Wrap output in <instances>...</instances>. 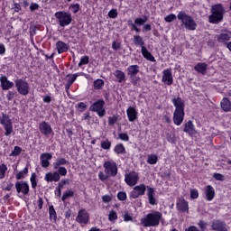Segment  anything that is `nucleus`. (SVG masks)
<instances>
[{
  "label": "nucleus",
  "instance_id": "obj_1",
  "mask_svg": "<svg viewBox=\"0 0 231 231\" xmlns=\"http://www.w3.org/2000/svg\"><path fill=\"white\" fill-rule=\"evenodd\" d=\"M172 104L175 107L173 124H175V125H181L185 118V103L181 97H175L172 99Z\"/></svg>",
  "mask_w": 231,
  "mask_h": 231
},
{
  "label": "nucleus",
  "instance_id": "obj_2",
  "mask_svg": "<svg viewBox=\"0 0 231 231\" xmlns=\"http://www.w3.org/2000/svg\"><path fill=\"white\" fill-rule=\"evenodd\" d=\"M160 219H162V213L159 211H153L141 218V225L146 227L158 226L160 225Z\"/></svg>",
  "mask_w": 231,
  "mask_h": 231
},
{
  "label": "nucleus",
  "instance_id": "obj_3",
  "mask_svg": "<svg viewBox=\"0 0 231 231\" xmlns=\"http://www.w3.org/2000/svg\"><path fill=\"white\" fill-rule=\"evenodd\" d=\"M225 15V7L223 5L217 4L211 7V14L209 15V23L213 24H217L223 21V16Z\"/></svg>",
  "mask_w": 231,
  "mask_h": 231
},
{
  "label": "nucleus",
  "instance_id": "obj_4",
  "mask_svg": "<svg viewBox=\"0 0 231 231\" xmlns=\"http://www.w3.org/2000/svg\"><path fill=\"white\" fill-rule=\"evenodd\" d=\"M178 19L181 22V26H184L186 30L194 31L196 30L198 24L194 21V18L191 15L187 14V13L180 11L178 15Z\"/></svg>",
  "mask_w": 231,
  "mask_h": 231
},
{
  "label": "nucleus",
  "instance_id": "obj_5",
  "mask_svg": "<svg viewBox=\"0 0 231 231\" xmlns=\"http://www.w3.org/2000/svg\"><path fill=\"white\" fill-rule=\"evenodd\" d=\"M0 124L4 125V129L5 131V136H10V134L14 133V123L6 114H2V116L0 117Z\"/></svg>",
  "mask_w": 231,
  "mask_h": 231
},
{
  "label": "nucleus",
  "instance_id": "obj_6",
  "mask_svg": "<svg viewBox=\"0 0 231 231\" xmlns=\"http://www.w3.org/2000/svg\"><path fill=\"white\" fill-rule=\"evenodd\" d=\"M127 75L130 77L132 80V84L134 86H138V83L140 82L141 79L140 77L136 76L138 73H140V66L138 65H130L127 69Z\"/></svg>",
  "mask_w": 231,
  "mask_h": 231
},
{
  "label": "nucleus",
  "instance_id": "obj_7",
  "mask_svg": "<svg viewBox=\"0 0 231 231\" xmlns=\"http://www.w3.org/2000/svg\"><path fill=\"white\" fill-rule=\"evenodd\" d=\"M15 88L20 95H23L26 97L28 93H30V85H28V81L19 79L14 81Z\"/></svg>",
  "mask_w": 231,
  "mask_h": 231
},
{
  "label": "nucleus",
  "instance_id": "obj_8",
  "mask_svg": "<svg viewBox=\"0 0 231 231\" xmlns=\"http://www.w3.org/2000/svg\"><path fill=\"white\" fill-rule=\"evenodd\" d=\"M55 17L59 21L60 26H69L71 24V14L66 12H57L55 13Z\"/></svg>",
  "mask_w": 231,
  "mask_h": 231
},
{
  "label": "nucleus",
  "instance_id": "obj_9",
  "mask_svg": "<svg viewBox=\"0 0 231 231\" xmlns=\"http://www.w3.org/2000/svg\"><path fill=\"white\" fill-rule=\"evenodd\" d=\"M103 166L105 168V173L110 178L118 174V167L115 161H106L104 162Z\"/></svg>",
  "mask_w": 231,
  "mask_h": 231
},
{
  "label": "nucleus",
  "instance_id": "obj_10",
  "mask_svg": "<svg viewBox=\"0 0 231 231\" xmlns=\"http://www.w3.org/2000/svg\"><path fill=\"white\" fill-rule=\"evenodd\" d=\"M145 190H147V186H145V184L134 186L129 194L130 199H136L140 198V196H143L145 194Z\"/></svg>",
  "mask_w": 231,
  "mask_h": 231
},
{
  "label": "nucleus",
  "instance_id": "obj_11",
  "mask_svg": "<svg viewBox=\"0 0 231 231\" xmlns=\"http://www.w3.org/2000/svg\"><path fill=\"white\" fill-rule=\"evenodd\" d=\"M139 180H140V176L136 171H131L125 175V181L126 185H128L129 187H134V185L138 183Z\"/></svg>",
  "mask_w": 231,
  "mask_h": 231
},
{
  "label": "nucleus",
  "instance_id": "obj_12",
  "mask_svg": "<svg viewBox=\"0 0 231 231\" xmlns=\"http://www.w3.org/2000/svg\"><path fill=\"white\" fill-rule=\"evenodd\" d=\"M105 102L102 99L96 101L90 107L91 111L97 113L98 116H104L106 110L104 109Z\"/></svg>",
  "mask_w": 231,
  "mask_h": 231
},
{
  "label": "nucleus",
  "instance_id": "obj_13",
  "mask_svg": "<svg viewBox=\"0 0 231 231\" xmlns=\"http://www.w3.org/2000/svg\"><path fill=\"white\" fill-rule=\"evenodd\" d=\"M77 223L80 225H88L89 223V213L86 209H80L76 217Z\"/></svg>",
  "mask_w": 231,
  "mask_h": 231
},
{
  "label": "nucleus",
  "instance_id": "obj_14",
  "mask_svg": "<svg viewBox=\"0 0 231 231\" xmlns=\"http://www.w3.org/2000/svg\"><path fill=\"white\" fill-rule=\"evenodd\" d=\"M162 82H163V84H166V86H172V83L174 82V78H172L171 69H166L162 71Z\"/></svg>",
  "mask_w": 231,
  "mask_h": 231
},
{
  "label": "nucleus",
  "instance_id": "obj_15",
  "mask_svg": "<svg viewBox=\"0 0 231 231\" xmlns=\"http://www.w3.org/2000/svg\"><path fill=\"white\" fill-rule=\"evenodd\" d=\"M15 189L18 194H23V196L28 195V192H30V185L26 181H17Z\"/></svg>",
  "mask_w": 231,
  "mask_h": 231
},
{
  "label": "nucleus",
  "instance_id": "obj_16",
  "mask_svg": "<svg viewBox=\"0 0 231 231\" xmlns=\"http://www.w3.org/2000/svg\"><path fill=\"white\" fill-rule=\"evenodd\" d=\"M39 129L41 134H43L44 136H50V134L53 133V129H51V125L46 123V121L40 123Z\"/></svg>",
  "mask_w": 231,
  "mask_h": 231
},
{
  "label": "nucleus",
  "instance_id": "obj_17",
  "mask_svg": "<svg viewBox=\"0 0 231 231\" xmlns=\"http://www.w3.org/2000/svg\"><path fill=\"white\" fill-rule=\"evenodd\" d=\"M204 194L207 201H213L216 198V189L214 187L208 185L204 188Z\"/></svg>",
  "mask_w": 231,
  "mask_h": 231
},
{
  "label": "nucleus",
  "instance_id": "obj_18",
  "mask_svg": "<svg viewBox=\"0 0 231 231\" xmlns=\"http://www.w3.org/2000/svg\"><path fill=\"white\" fill-rule=\"evenodd\" d=\"M211 228L216 231H228L226 223H225L221 220H213V222L211 224Z\"/></svg>",
  "mask_w": 231,
  "mask_h": 231
},
{
  "label": "nucleus",
  "instance_id": "obj_19",
  "mask_svg": "<svg viewBox=\"0 0 231 231\" xmlns=\"http://www.w3.org/2000/svg\"><path fill=\"white\" fill-rule=\"evenodd\" d=\"M53 158V155L50 152L42 153L40 156L42 167L44 169L50 167V161Z\"/></svg>",
  "mask_w": 231,
  "mask_h": 231
},
{
  "label": "nucleus",
  "instance_id": "obj_20",
  "mask_svg": "<svg viewBox=\"0 0 231 231\" xmlns=\"http://www.w3.org/2000/svg\"><path fill=\"white\" fill-rule=\"evenodd\" d=\"M126 115L129 122H134L135 120H138V111H136L134 106H129L126 109Z\"/></svg>",
  "mask_w": 231,
  "mask_h": 231
},
{
  "label": "nucleus",
  "instance_id": "obj_21",
  "mask_svg": "<svg viewBox=\"0 0 231 231\" xmlns=\"http://www.w3.org/2000/svg\"><path fill=\"white\" fill-rule=\"evenodd\" d=\"M0 82L1 88L4 91L12 89V88H14V82L8 80V78H6V76L0 77Z\"/></svg>",
  "mask_w": 231,
  "mask_h": 231
},
{
  "label": "nucleus",
  "instance_id": "obj_22",
  "mask_svg": "<svg viewBox=\"0 0 231 231\" xmlns=\"http://www.w3.org/2000/svg\"><path fill=\"white\" fill-rule=\"evenodd\" d=\"M177 208L180 212H189V202L183 198H180L177 200Z\"/></svg>",
  "mask_w": 231,
  "mask_h": 231
},
{
  "label": "nucleus",
  "instance_id": "obj_23",
  "mask_svg": "<svg viewBox=\"0 0 231 231\" xmlns=\"http://www.w3.org/2000/svg\"><path fill=\"white\" fill-rule=\"evenodd\" d=\"M231 38V32L226 31L219 35L217 36V42H221L222 44H226Z\"/></svg>",
  "mask_w": 231,
  "mask_h": 231
},
{
  "label": "nucleus",
  "instance_id": "obj_24",
  "mask_svg": "<svg viewBox=\"0 0 231 231\" xmlns=\"http://www.w3.org/2000/svg\"><path fill=\"white\" fill-rule=\"evenodd\" d=\"M44 180L45 181H48V182L60 181V176H59V173L57 171H54V172L49 171L45 174Z\"/></svg>",
  "mask_w": 231,
  "mask_h": 231
},
{
  "label": "nucleus",
  "instance_id": "obj_25",
  "mask_svg": "<svg viewBox=\"0 0 231 231\" xmlns=\"http://www.w3.org/2000/svg\"><path fill=\"white\" fill-rule=\"evenodd\" d=\"M147 198L150 205L156 204V199L154 198V189L147 186Z\"/></svg>",
  "mask_w": 231,
  "mask_h": 231
},
{
  "label": "nucleus",
  "instance_id": "obj_26",
  "mask_svg": "<svg viewBox=\"0 0 231 231\" xmlns=\"http://www.w3.org/2000/svg\"><path fill=\"white\" fill-rule=\"evenodd\" d=\"M141 53L146 59V60H150V62H156V59H154V56L147 51V48L145 46H143L141 49Z\"/></svg>",
  "mask_w": 231,
  "mask_h": 231
},
{
  "label": "nucleus",
  "instance_id": "obj_27",
  "mask_svg": "<svg viewBox=\"0 0 231 231\" xmlns=\"http://www.w3.org/2000/svg\"><path fill=\"white\" fill-rule=\"evenodd\" d=\"M68 49L69 47L64 42L59 41L56 42V50L59 54L66 53V51H68Z\"/></svg>",
  "mask_w": 231,
  "mask_h": 231
},
{
  "label": "nucleus",
  "instance_id": "obj_28",
  "mask_svg": "<svg viewBox=\"0 0 231 231\" xmlns=\"http://www.w3.org/2000/svg\"><path fill=\"white\" fill-rule=\"evenodd\" d=\"M184 133H187L188 134H195L196 129L194 128V123L192 121H188L184 125Z\"/></svg>",
  "mask_w": 231,
  "mask_h": 231
},
{
  "label": "nucleus",
  "instance_id": "obj_29",
  "mask_svg": "<svg viewBox=\"0 0 231 231\" xmlns=\"http://www.w3.org/2000/svg\"><path fill=\"white\" fill-rule=\"evenodd\" d=\"M221 108L226 113H228V111H231V102L230 99L227 97H224L220 103Z\"/></svg>",
  "mask_w": 231,
  "mask_h": 231
},
{
  "label": "nucleus",
  "instance_id": "obj_30",
  "mask_svg": "<svg viewBox=\"0 0 231 231\" xmlns=\"http://www.w3.org/2000/svg\"><path fill=\"white\" fill-rule=\"evenodd\" d=\"M62 165H68V161L65 158H58L53 163V169L57 170L59 167H62Z\"/></svg>",
  "mask_w": 231,
  "mask_h": 231
},
{
  "label": "nucleus",
  "instance_id": "obj_31",
  "mask_svg": "<svg viewBox=\"0 0 231 231\" xmlns=\"http://www.w3.org/2000/svg\"><path fill=\"white\" fill-rule=\"evenodd\" d=\"M208 65L207 63H199L195 66V70L198 71L199 73H205L207 71V68Z\"/></svg>",
  "mask_w": 231,
  "mask_h": 231
},
{
  "label": "nucleus",
  "instance_id": "obj_32",
  "mask_svg": "<svg viewBox=\"0 0 231 231\" xmlns=\"http://www.w3.org/2000/svg\"><path fill=\"white\" fill-rule=\"evenodd\" d=\"M114 75L117 79L118 82H124V80H125V73L122 70H116Z\"/></svg>",
  "mask_w": 231,
  "mask_h": 231
},
{
  "label": "nucleus",
  "instance_id": "obj_33",
  "mask_svg": "<svg viewBox=\"0 0 231 231\" xmlns=\"http://www.w3.org/2000/svg\"><path fill=\"white\" fill-rule=\"evenodd\" d=\"M114 151L116 154H125V147L122 143L116 144Z\"/></svg>",
  "mask_w": 231,
  "mask_h": 231
},
{
  "label": "nucleus",
  "instance_id": "obj_34",
  "mask_svg": "<svg viewBox=\"0 0 231 231\" xmlns=\"http://www.w3.org/2000/svg\"><path fill=\"white\" fill-rule=\"evenodd\" d=\"M16 180H23L28 176V167H25L23 171H18L16 174Z\"/></svg>",
  "mask_w": 231,
  "mask_h": 231
},
{
  "label": "nucleus",
  "instance_id": "obj_35",
  "mask_svg": "<svg viewBox=\"0 0 231 231\" xmlns=\"http://www.w3.org/2000/svg\"><path fill=\"white\" fill-rule=\"evenodd\" d=\"M147 163H149V165H156V163H158V156L155 154L148 155Z\"/></svg>",
  "mask_w": 231,
  "mask_h": 231
},
{
  "label": "nucleus",
  "instance_id": "obj_36",
  "mask_svg": "<svg viewBox=\"0 0 231 231\" xmlns=\"http://www.w3.org/2000/svg\"><path fill=\"white\" fill-rule=\"evenodd\" d=\"M134 44H135V46H141V48H143L144 42L142 37L135 35V37H134Z\"/></svg>",
  "mask_w": 231,
  "mask_h": 231
},
{
  "label": "nucleus",
  "instance_id": "obj_37",
  "mask_svg": "<svg viewBox=\"0 0 231 231\" xmlns=\"http://www.w3.org/2000/svg\"><path fill=\"white\" fill-rule=\"evenodd\" d=\"M73 194H74L73 190L71 189L66 190L62 195V198H61L62 201H66V199H69V198H73Z\"/></svg>",
  "mask_w": 231,
  "mask_h": 231
},
{
  "label": "nucleus",
  "instance_id": "obj_38",
  "mask_svg": "<svg viewBox=\"0 0 231 231\" xmlns=\"http://www.w3.org/2000/svg\"><path fill=\"white\" fill-rule=\"evenodd\" d=\"M101 147L102 149H105V151H109V149H111V141L109 139L102 141Z\"/></svg>",
  "mask_w": 231,
  "mask_h": 231
},
{
  "label": "nucleus",
  "instance_id": "obj_39",
  "mask_svg": "<svg viewBox=\"0 0 231 231\" xmlns=\"http://www.w3.org/2000/svg\"><path fill=\"white\" fill-rule=\"evenodd\" d=\"M32 189H37V175L35 173H32L30 178Z\"/></svg>",
  "mask_w": 231,
  "mask_h": 231
},
{
  "label": "nucleus",
  "instance_id": "obj_40",
  "mask_svg": "<svg viewBox=\"0 0 231 231\" xmlns=\"http://www.w3.org/2000/svg\"><path fill=\"white\" fill-rule=\"evenodd\" d=\"M108 219L111 221V223H115L116 219H118V216L116 215V212L114 210H111L108 215Z\"/></svg>",
  "mask_w": 231,
  "mask_h": 231
},
{
  "label": "nucleus",
  "instance_id": "obj_41",
  "mask_svg": "<svg viewBox=\"0 0 231 231\" xmlns=\"http://www.w3.org/2000/svg\"><path fill=\"white\" fill-rule=\"evenodd\" d=\"M49 215H50V219H52L53 221L57 219V213L55 212V208H53V206H51L49 208Z\"/></svg>",
  "mask_w": 231,
  "mask_h": 231
},
{
  "label": "nucleus",
  "instance_id": "obj_42",
  "mask_svg": "<svg viewBox=\"0 0 231 231\" xmlns=\"http://www.w3.org/2000/svg\"><path fill=\"white\" fill-rule=\"evenodd\" d=\"M7 171L8 167H6L5 164L0 165V180H3V178H5V174H6Z\"/></svg>",
  "mask_w": 231,
  "mask_h": 231
},
{
  "label": "nucleus",
  "instance_id": "obj_43",
  "mask_svg": "<svg viewBox=\"0 0 231 231\" xmlns=\"http://www.w3.org/2000/svg\"><path fill=\"white\" fill-rule=\"evenodd\" d=\"M94 88L95 89H102V88H104V80L97 79L94 81Z\"/></svg>",
  "mask_w": 231,
  "mask_h": 231
},
{
  "label": "nucleus",
  "instance_id": "obj_44",
  "mask_svg": "<svg viewBox=\"0 0 231 231\" xmlns=\"http://www.w3.org/2000/svg\"><path fill=\"white\" fill-rule=\"evenodd\" d=\"M57 173L59 174V176H66V174H68V170L66 169V167H59L58 168V171Z\"/></svg>",
  "mask_w": 231,
  "mask_h": 231
},
{
  "label": "nucleus",
  "instance_id": "obj_45",
  "mask_svg": "<svg viewBox=\"0 0 231 231\" xmlns=\"http://www.w3.org/2000/svg\"><path fill=\"white\" fill-rule=\"evenodd\" d=\"M23 149L19 146H15L14 151L10 153V156H19L21 154Z\"/></svg>",
  "mask_w": 231,
  "mask_h": 231
},
{
  "label": "nucleus",
  "instance_id": "obj_46",
  "mask_svg": "<svg viewBox=\"0 0 231 231\" xmlns=\"http://www.w3.org/2000/svg\"><path fill=\"white\" fill-rule=\"evenodd\" d=\"M108 17H110V19H116V17H118V11H116V9H112L108 12Z\"/></svg>",
  "mask_w": 231,
  "mask_h": 231
},
{
  "label": "nucleus",
  "instance_id": "obj_47",
  "mask_svg": "<svg viewBox=\"0 0 231 231\" xmlns=\"http://www.w3.org/2000/svg\"><path fill=\"white\" fill-rule=\"evenodd\" d=\"M190 198L191 199H198V198H199V192L198 189H193L190 190Z\"/></svg>",
  "mask_w": 231,
  "mask_h": 231
},
{
  "label": "nucleus",
  "instance_id": "obj_48",
  "mask_svg": "<svg viewBox=\"0 0 231 231\" xmlns=\"http://www.w3.org/2000/svg\"><path fill=\"white\" fill-rule=\"evenodd\" d=\"M164 21H165L166 23H172V21H176V14H168V15L164 18Z\"/></svg>",
  "mask_w": 231,
  "mask_h": 231
},
{
  "label": "nucleus",
  "instance_id": "obj_49",
  "mask_svg": "<svg viewBox=\"0 0 231 231\" xmlns=\"http://www.w3.org/2000/svg\"><path fill=\"white\" fill-rule=\"evenodd\" d=\"M89 63V57L88 56H84L80 59V61L79 63V66H84L85 64H88Z\"/></svg>",
  "mask_w": 231,
  "mask_h": 231
},
{
  "label": "nucleus",
  "instance_id": "obj_50",
  "mask_svg": "<svg viewBox=\"0 0 231 231\" xmlns=\"http://www.w3.org/2000/svg\"><path fill=\"white\" fill-rule=\"evenodd\" d=\"M117 198L120 201H125V199H127V194L124 191H120L117 194Z\"/></svg>",
  "mask_w": 231,
  "mask_h": 231
},
{
  "label": "nucleus",
  "instance_id": "obj_51",
  "mask_svg": "<svg viewBox=\"0 0 231 231\" xmlns=\"http://www.w3.org/2000/svg\"><path fill=\"white\" fill-rule=\"evenodd\" d=\"M144 23H147V18H137L134 20V24L138 26H142Z\"/></svg>",
  "mask_w": 231,
  "mask_h": 231
},
{
  "label": "nucleus",
  "instance_id": "obj_52",
  "mask_svg": "<svg viewBox=\"0 0 231 231\" xmlns=\"http://www.w3.org/2000/svg\"><path fill=\"white\" fill-rule=\"evenodd\" d=\"M118 120V117L116 116H113L108 117V125H115Z\"/></svg>",
  "mask_w": 231,
  "mask_h": 231
},
{
  "label": "nucleus",
  "instance_id": "obj_53",
  "mask_svg": "<svg viewBox=\"0 0 231 231\" xmlns=\"http://www.w3.org/2000/svg\"><path fill=\"white\" fill-rule=\"evenodd\" d=\"M213 178H215V180H217V181H225V175L220 174V173H215L213 175Z\"/></svg>",
  "mask_w": 231,
  "mask_h": 231
},
{
  "label": "nucleus",
  "instance_id": "obj_54",
  "mask_svg": "<svg viewBox=\"0 0 231 231\" xmlns=\"http://www.w3.org/2000/svg\"><path fill=\"white\" fill-rule=\"evenodd\" d=\"M69 8L73 12V14H77L79 10H80V5L79 4H75V5H71Z\"/></svg>",
  "mask_w": 231,
  "mask_h": 231
},
{
  "label": "nucleus",
  "instance_id": "obj_55",
  "mask_svg": "<svg viewBox=\"0 0 231 231\" xmlns=\"http://www.w3.org/2000/svg\"><path fill=\"white\" fill-rule=\"evenodd\" d=\"M77 77H79V74H73L69 77L68 82H69V86H71L73 84V82H75V80H77Z\"/></svg>",
  "mask_w": 231,
  "mask_h": 231
},
{
  "label": "nucleus",
  "instance_id": "obj_56",
  "mask_svg": "<svg viewBox=\"0 0 231 231\" xmlns=\"http://www.w3.org/2000/svg\"><path fill=\"white\" fill-rule=\"evenodd\" d=\"M119 140H122V142H127L129 140V135L125 133L119 134Z\"/></svg>",
  "mask_w": 231,
  "mask_h": 231
},
{
  "label": "nucleus",
  "instance_id": "obj_57",
  "mask_svg": "<svg viewBox=\"0 0 231 231\" xmlns=\"http://www.w3.org/2000/svg\"><path fill=\"white\" fill-rule=\"evenodd\" d=\"M98 178L101 180V181H106L107 178H111L110 176H107V174H104L102 171L98 172Z\"/></svg>",
  "mask_w": 231,
  "mask_h": 231
},
{
  "label": "nucleus",
  "instance_id": "obj_58",
  "mask_svg": "<svg viewBox=\"0 0 231 231\" xmlns=\"http://www.w3.org/2000/svg\"><path fill=\"white\" fill-rule=\"evenodd\" d=\"M112 199L113 198L111 197V195H104L102 197L103 203H109Z\"/></svg>",
  "mask_w": 231,
  "mask_h": 231
},
{
  "label": "nucleus",
  "instance_id": "obj_59",
  "mask_svg": "<svg viewBox=\"0 0 231 231\" xmlns=\"http://www.w3.org/2000/svg\"><path fill=\"white\" fill-rule=\"evenodd\" d=\"M86 107H88V106H86L85 103H79L78 104V109L79 111H80L82 113V111H85L86 110Z\"/></svg>",
  "mask_w": 231,
  "mask_h": 231
},
{
  "label": "nucleus",
  "instance_id": "obj_60",
  "mask_svg": "<svg viewBox=\"0 0 231 231\" xmlns=\"http://www.w3.org/2000/svg\"><path fill=\"white\" fill-rule=\"evenodd\" d=\"M14 97H15V92L14 91H9L6 95L7 100H13Z\"/></svg>",
  "mask_w": 231,
  "mask_h": 231
},
{
  "label": "nucleus",
  "instance_id": "obj_61",
  "mask_svg": "<svg viewBox=\"0 0 231 231\" xmlns=\"http://www.w3.org/2000/svg\"><path fill=\"white\" fill-rule=\"evenodd\" d=\"M31 12H34V10H39V5L36 3H32L30 5Z\"/></svg>",
  "mask_w": 231,
  "mask_h": 231
},
{
  "label": "nucleus",
  "instance_id": "obj_62",
  "mask_svg": "<svg viewBox=\"0 0 231 231\" xmlns=\"http://www.w3.org/2000/svg\"><path fill=\"white\" fill-rule=\"evenodd\" d=\"M124 221L127 222V221H133V217L127 213H125L124 215Z\"/></svg>",
  "mask_w": 231,
  "mask_h": 231
},
{
  "label": "nucleus",
  "instance_id": "obj_63",
  "mask_svg": "<svg viewBox=\"0 0 231 231\" xmlns=\"http://www.w3.org/2000/svg\"><path fill=\"white\" fill-rule=\"evenodd\" d=\"M199 226L203 231H205V228H207V223H205V221H203V220H200V221L199 222Z\"/></svg>",
  "mask_w": 231,
  "mask_h": 231
},
{
  "label": "nucleus",
  "instance_id": "obj_64",
  "mask_svg": "<svg viewBox=\"0 0 231 231\" xmlns=\"http://www.w3.org/2000/svg\"><path fill=\"white\" fill-rule=\"evenodd\" d=\"M112 48H113V50H120V43H118L116 42H113Z\"/></svg>",
  "mask_w": 231,
  "mask_h": 231
}]
</instances>
